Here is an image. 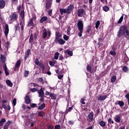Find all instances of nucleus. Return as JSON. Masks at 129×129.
<instances>
[{"label":"nucleus","mask_w":129,"mask_h":129,"mask_svg":"<svg viewBox=\"0 0 129 129\" xmlns=\"http://www.w3.org/2000/svg\"><path fill=\"white\" fill-rule=\"evenodd\" d=\"M122 36L126 39L129 38L128 25H122L120 27L119 31H118L117 33V37L121 38Z\"/></svg>","instance_id":"f257e3e1"},{"label":"nucleus","mask_w":129,"mask_h":129,"mask_svg":"<svg viewBox=\"0 0 129 129\" xmlns=\"http://www.w3.org/2000/svg\"><path fill=\"white\" fill-rule=\"evenodd\" d=\"M75 9V5L71 4L69 6L67 9H59V12L60 15H63V14H70Z\"/></svg>","instance_id":"f03ea898"},{"label":"nucleus","mask_w":129,"mask_h":129,"mask_svg":"<svg viewBox=\"0 0 129 129\" xmlns=\"http://www.w3.org/2000/svg\"><path fill=\"white\" fill-rule=\"evenodd\" d=\"M77 26L79 31V33H78V36L79 37H82L84 32V23L83 21L80 20L77 24Z\"/></svg>","instance_id":"7ed1b4c3"},{"label":"nucleus","mask_w":129,"mask_h":129,"mask_svg":"<svg viewBox=\"0 0 129 129\" xmlns=\"http://www.w3.org/2000/svg\"><path fill=\"white\" fill-rule=\"evenodd\" d=\"M18 17L19 16L17 13H11L9 17L10 21H11V22H16V21H17Z\"/></svg>","instance_id":"20e7f679"},{"label":"nucleus","mask_w":129,"mask_h":129,"mask_svg":"<svg viewBox=\"0 0 129 129\" xmlns=\"http://www.w3.org/2000/svg\"><path fill=\"white\" fill-rule=\"evenodd\" d=\"M77 12L78 16L80 18H82V17L86 14V12L84 9H78Z\"/></svg>","instance_id":"39448f33"},{"label":"nucleus","mask_w":129,"mask_h":129,"mask_svg":"<svg viewBox=\"0 0 129 129\" xmlns=\"http://www.w3.org/2000/svg\"><path fill=\"white\" fill-rule=\"evenodd\" d=\"M61 34H60V33H59V32H55V38L54 39V42L55 43H58V44H59V40H60V38H61Z\"/></svg>","instance_id":"423d86ee"},{"label":"nucleus","mask_w":129,"mask_h":129,"mask_svg":"<svg viewBox=\"0 0 129 129\" xmlns=\"http://www.w3.org/2000/svg\"><path fill=\"white\" fill-rule=\"evenodd\" d=\"M93 117H94V112L93 111H91V112L89 113L87 117V120L89 122H91V121H93Z\"/></svg>","instance_id":"0eeeda50"},{"label":"nucleus","mask_w":129,"mask_h":129,"mask_svg":"<svg viewBox=\"0 0 129 129\" xmlns=\"http://www.w3.org/2000/svg\"><path fill=\"white\" fill-rule=\"evenodd\" d=\"M35 18L33 17L32 18L29 22H28L27 26L28 27H30L31 28H33L35 27V24H34L33 21L35 20Z\"/></svg>","instance_id":"6e6552de"},{"label":"nucleus","mask_w":129,"mask_h":129,"mask_svg":"<svg viewBox=\"0 0 129 129\" xmlns=\"http://www.w3.org/2000/svg\"><path fill=\"white\" fill-rule=\"evenodd\" d=\"M121 117H122V115H121L120 114H118V115L116 114L114 116V119L115 121H116V122H120Z\"/></svg>","instance_id":"1a4fd4ad"},{"label":"nucleus","mask_w":129,"mask_h":129,"mask_svg":"<svg viewBox=\"0 0 129 129\" xmlns=\"http://www.w3.org/2000/svg\"><path fill=\"white\" fill-rule=\"evenodd\" d=\"M9 33V26L8 24H6L5 26V34L6 37H8Z\"/></svg>","instance_id":"9d476101"},{"label":"nucleus","mask_w":129,"mask_h":129,"mask_svg":"<svg viewBox=\"0 0 129 129\" xmlns=\"http://www.w3.org/2000/svg\"><path fill=\"white\" fill-rule=\"evenodd\" d=\"M21 60H18L15 64V67H14V71H16L17 69H19L21 66Z\"/></svg>","instance_id":"9b49d317"},{"label":"nucleus","mask_w":129,"mask_h":129,"mask_svg":"<svg viewBox=\"0 0 129 129\" xmlns=\"http://www.w3.org/2000/svg\"><path fill=\"white\" fill-rule=\"evenodd\" d=\"M19 23L21 26V31H23L25 26V22L21 19V20H20Z\"/></svg>","instance_id":"f8f14e48"},{"label":"nucleus","mask_w":129,"mask_h":129,"mask_svg":"<svg viewBox=\"0 0 129 129\" xmlns=\"http://www.w3.org/2000/svg\"><path fill=\"white\" fill-rule=\"evenodd\" d=\"M29 43L31 44V46L34 44V35L32 33H31L30 35V37L29 38Z\"/></svg>","instance_id":"ddd939ff"},{"label":"nucleus","mask_w":129,"mask_h":129,"mask_svg":"<svg viewBox=\"0 0 129 129\" xmlns=\"http://www.w3.org/2000/svg\"><path fill=\"white\" fill-rule=\"evenodd\" d=\"M115 104H119L120 107H122L124 105V102L122 100H117L115 102Z\"/></svg>","instance_id":"4468645a"},{"label":"nucleus","mask_w":129,"mask_h":129,"mask_svg":"<svg viewBox=\"0 0 129 129\" xmlns=\"http://www.w3.org/2000/svg\"><path fill=\"white\" fill-rule=\"evenodd\" d=\"M25 101L26 103L29 104L31 102V99L29 95H26L25 97Z\"/></svg>","instance_id":"2eb2a0df"},{"label":"nucleus","mask_w":129,"mask_h":129,"mask_svg":"<svg viewBox=\"0 0 129 129\" xmlns=\"http://www.w3.org/2000/svg\"><path fill=\"white\" fill-rule=\"evenodd\" d=\"M30 53H31L30 49H28L26 52H25V55L24 56V59L25 60H27V58L29 57Z\"/></svg>","instance_id":"dca6fc26"},{"label":"nucleus","mask_w":129,"mask_h":129,"mask_svg":"<svg viewBox=\"0 0 129 129\" xmlns=\"http://www.w3.org/2000/svg\"><path fill=\"white\" fill-rule=\"evenodd\" d=\"M107 95H100L97 98V100L104 101L107 98Z\"/></svg>","instance_id":"f3484780"},{"label":"nucleus","mask_w":129,"mask_h":129,"mask_svg":"<svg viewBox=\"0 0 129 129\" xmlns=\"http://www.w3.org/2000/svg\"><path fill=\"white\" fill-rule=\"evenodd\" d=\"M25 11L23 10V11H21V13H20V16L21 17V19L24 22H25Z\"/></svg>","instance_id":"a211bd4d"},{"label":"nucleus","mask_w":129,"mask_h":129,"mask_svg":"<svg viewBox=\"0 0 129 129\" xmlns=\"http://www.w3.org/2000/svg\"><path fill=\"white\" fill-rule=\"evenodd\" d=\"M45 8H46V10H49L51 8V5L49 3V0H46Z\"/></svg>","instance_id":"6ab92c4d"},{"label":"nucleus","mask_w":129,"mask_h":129,"mask_svg":"<svg viewBox=\"0 0 129 129\" xmlns=\"http://www.w3.org/2000/svg\"><path fill=\"white\" fill-rule=\"evenodd\" d=\"M38 93L39 94V96H40V97H41L42 96H44V92L42 88H40V89L38 91Z\"/></svg>","instance_id":"aec40b11"},{"label":"nucleus","mask_w":129,"mask_h":129,"mask_svg":"<svg viewBox=\"0 0 129 129\" xmlns=\"http://www.w3.org/2000/svg\"><path fill=\"white\" fill-rule=\"evenodd\" d=\"M6 6V2L5 1H0V9H4Z\"/></svg>","instance_id":"412c9836"},{"label":"nucleus","mask_w":129,"mask_h":129,"mask_svg":"<svg viewBox=\"0 0 129 129\" xmlns=\"http://www.w3.org/2000/svg\"><path fill=\"white\" fill-rule=\"evenodd\" d=\"M45 111H43V110H40L38 112V115L39 116H44L45 114Z\"/></svg>","instance_id":"4be33fe9"},{"label":"nucleus","mask_w":129,"mask_h":129,"mask_svg":"<svg viewBox=\"0 0 129 129\" xmlns=\"http://www.w3.org/2000/svg\"><path fill=\"white\" fill-rule=\"evenodd\" d=\"M40 68L42 69V71L43 73H44V71L45 69V65L43 63H40L39 64Z\"/></svg>","instance_id":"5701e85b"},{"label":"nucleus","mask_w":129,"mask_h":129,"mask_svg":"<svg viewBox=\"0 0 129 129\" xmlns=\"http://www.w3.org/2000/svg\"><path fill=\"white\" fill-rule=\"evenodd\" d=\"M91 31V25H89L86 28V34H90V32Z\"/></svg>","instance_id":"b1692460"},{"label":"nucleus","mask_w":129,"mask_h":129,"mask_svg":"<svg viewBox=\"0 0 129 129\" xmlns=\"http://www.w3.org/2000/svg\"><path fill=\"white\" fill-rule=\"evenodd\" d=\"M73 107H74L73 105H72V106H70L68 108H67L65 112V114H67L68 112H70V111H72V109H73Z\"/></svg>","instance_id":"393cba45"},{"label":"nucleus","mask_w":129,"mask_h":129,"mask_svg":"<svg viewBox=\"0 0 129 129\" xmlns=\"http://www.w3.org/2000/svg\"><path fill=\"white\" fill-rule=\"evenodd\" d=\"M87 71L90 73H93V71L92 70L91 66L88 64L87 66Z\"/></svg>","instance_id":"a878e982"},{"label":"nucleus","mask_w":129,"mask_h":129,"mask_svg":"<svg viewBox=\"0 0 129 129\" xmlns=\"http://www.w3.org/2000/svg\"><path fill=\"white\" fill-rule=\"evenodd\" d=\"M48 20L47 17H42L41 18L40 20V23H44V22H45V21H47Z\"/></svg>","instance_id":"bb28decb"},{"label":"nucleus","mask_w":129,"mask_h":129,"mask_svg":"<svg viewBox=\"0 0 129 129\" xmlns=\"http://www.w3.org/2000/svg\"><path fill=\"white\" fill-rule=\"evenodd\" d=\"M46 29H44V33L42 34L43 39H45L47 36V32Z\"/></svg>","instance_id":"cd10ccee"},{"label":"nucleus","mask_w":129,"mask_h":129,"mask_svg":"<svg viewBox=\"0 0 129 129\" xmlns=\"http://www.w3.org/2000/svg\"><path fill=\"white\" fill-rule=\"evenodd\" d=\"M6 118H5V117H3V118H2L1 120H0V126H2V125H3L5 122H6Z\"/></svg>","instance_id":"c85d7f7f"},{"label":"nucleus","mask_w":129,"mask_h":129,"mask_svg":"<svg viewBox=\"0 0 129 129\" xmlns=\"http://www.w3.org/2000/svg\"><path fill=\"white\" fill-rule=\"evenodd\" d=\"M122 70L123 72L127 73L128 72L129 69L127 67V66H123V68H122Z\"/></svg>","instance_id":"c756f323"},{"label":"nucleus","mask_w":129,"mask_h":129,"mask_svg":"<svg viewBox=\"0 0 129 129\" xmlns=\"http://www.w3.org/2000/svg\"><path fill=\"white\" fill-rule=\"evenodd\" d=\"M59 55L60 53H58V52H56V53H55L54 58L56 60V61L58 59Z\"/></svg>","instance_id":"7c9ffc66"},{"label":"nucleus","mask_w":129,"mask_h":129,"mask_svg":"<svg viewBox=\"0 0 129 129\" xmlns=\"http://www.w3.org/2000/svg\"><path fill=\"white\" fill-rule=\"evenodd\" d=\"M65 119H66V114H64L62 117H61L60 119H59V122H61L62 124V123H64V121Z\"/></svg>","instance_id":"2f4dec72"},{"label":"nucleus","mask_w":129,"mask_h":129,"mask_svg":"<svg viewBox=\"0 0 129 129\" xmlns=\"http://www.w3.org/2000/svg\"><path fill=\"white\" fill-rule=\"evenodd\" d=\"M99 123L101 126H105L106 125V122L104 120H100V121L99 122Z\"/></svg>","instance_id":"473e14b6"},{"label":"nucleus","mask_w":129,"mask_h":129,"mask_svg":"<svg viewBox=\"0 0 129 129\" xmlns=\"http://www.w3.org/2000/svg\"><path fill=\"white\" fill-rule=\"evenodd\" d=\"M45 107V103H42L38 107V109L42 110L44 109V108Z\"/></svg>","instance_id":"72a5a7b5"},{"label":"nucleus","mask_w":129,"mask_h":129,"mask_svg":"<svg viewBox=\"0 0 129 129\" xmlns=\"http://www.w3.org/2000/svg\"><path fill=\"white\" fill-rule=\"evenodd\" d=\"M50 97L51 99H56V95L54 93H50Z\"/></svg>","instance_id":"f704fd0d"},{"label":"nucleus","mask_w":129,"mask_h":129,"mask_svg":"<svg viewBox=\"0 0 129 129\" xmlns=\"http://www.w3.org/2000/svg\"><path fill=\"white\" fill-rule=\"evenodd\" d=\"M66 53H67L70 56H73V51H70V50H69V49H68V50H67L66 51Z\"/></svg>","instance_id":"c9c22d12"},{"label":"nucleus","mask_w":129,"mask_h":129,"mask_svg":"<svg viewBox=\"0 0 129 129\" xmlns=\"http://www.w3.org/2000/svg\"><path fill=\"white\" fill-rule=\"evenodd\" d=\"M124 16V14L122 15V16H121V17L120 18V19H119V20L117 22V24H121V23H122V22L123 20Z\"/></svg>","instance_id":"e433bc0d"},{"label":"nucleus","mask_w":129,"mask_h":129,"mask_svg":"<svg viewBox=\"0 0 129 129\" xmlns=\"http://www.w3.org/2000/svg\"><path fill=\"white\" fill-rule=\"evenodd\" d=\"M6 83L10 87H12V86L13 85V83L11 81V80H7L6 81Z\"/></svg>","instance_id":"4c0bfd02"},{"label":"nucleus","mask_w":129,"mask_h":129,"mask_svg":"<svg viewBox=\"0 0 129 129\" xmlns=\"http://www.w3.org/2000/svg\"><path fill=\"white\" fill-rule=\"evenodd\" d=\"M66 42L63 40V39H61V38H59V44L60 45H64Z\"/></svg>","instance_id":"58836bf2"},{"label":"nucleus","mask_w":129,"mask_h":129,"mask_svg":"<svg viewBox=\"0 0 129 129\" xmlns=\"http://www.w3.org/2000/svg\"><path fill=\"white\" fill-rule=\"evenodd\" d=\"M116 80V75H113L111 78V82L113 83Z\"/></svg>","instance_id":"ea45409f"},{"label":"nucleus","mask_w":129,"mask_h":129,"mask_svg":"<svg viewBox=\"0 0 129 129\" xmlns=\"http://www.w3.org/2000/svg\"><path fill=\"white\" fill-rule=\"evenodd\" d=\"M29 74V71H27V70H25L24 72V77H28Z\"/></svg>","instance_id":"a19ab883"},{"label":"nucleus","mask_w":129,"mask_h":129,"mask_svg":"<svg viewBox=\"0 0 129 129\" xmlns=\"http://www.w3.org/2000/svg\"><path fill=\"white\" fill-rule=\"evenodd\" d=\"M14 29L15 30V32H17L18 30H20V28L19 27V24H17L15 26Z\"/></svg>","instance_id":"79ce46f5"},{"label":"nucleus","mask_w":129,"mask_h":129,"mask_svg":"<svg viewBox=\"0 0 129 129\" xmlns=\"http://www.w3.org/2000/svg\"><path fill=\"white\" fill-rule=\"evenodd\" d=\"M103 10L104 11V12H108L109 11V8L107 6H104V7H103Z\"/></svg>","instance_id":"37998d69"},{"label":"nucleus","mask_w":129,"mask_h":129,"mask_svg":"<svg viewBox=\"0 0 129 129\" xmlns=\"http://www.w3.org/2000/svg\"><path fill=\"white\" fill-rule=\"evenodd\" d=\"M63 38L64 41L66 42V41H68V40H69V36H67V35H63Z\"/></svg>","instance_id":"c03bdc74"},{"label":"nucleus","mask_w":129,"mask_h":129,"mask_svg":"<svg viewBox=\"0 0 129 129\" xmlns=\"http://www.w3.org/2000/svg\"><path fill=\"white\" fill-rule=\"evenodd\" d=\"M99 25H100V21H97L95 24L96 29H98Z\"/></svg>","instance_id":"a18cd8bd"},{"label":"nucleus","mask_w":129,"mask_h":129,"mask_svg":"<svg viewBox=\"0 0 129 129\" xmlns=\"http://www.w3.org/2000/svg\"><path fill=\"white\" fill-rule=\"evenodd\" d=\"M1 59L3 63L5 62V57L3 55H2V54H1Z\"/></svg>","instance_id":"49530a36"},{"label":"nucleus","mask_w":129,"mask_h":129,"mask_svg":"<svg viewBox=\"0 0 129 129\" xmlns=\"http://www.w3.org/2000/svg\"><path fill=\"white\" fill-rule=\"evenodd\" d=\"M38 81H40V82H41L42 84H45L44 79L42 77H39V78H38Z\"/></svg>","instance_id":"de8ad7c7"},{"label":"nucleus","mask_w":129,"mask_h":129,"mask_svg":"<svg viewBox=\"0 0 129 129\" xmlns=\"http://www.w3.org/2000/svg\"><path fill=\"white\" fill-rule=\"evenodd\" d=\"M100 112V108H98L96 110V113H95V116H97V115H98Z\"/></svg>","instance_id":"09e8293b"},{"label":"nucleus","mask_w":129,"mask_h":129,"mask_svg":"<svg viewBox=\"0 0 129 129\" xmlns=\"http://www.w3.org/2000/svg\"><path fill=\"white\" fill-rule=\"evenodd\" d=\"M10 45V42L9 41L7 42L6 44V48H7V50H9Z\"/></svg>","instance_id":"8fccbe9b"},{"label":"nucleus","mask_w":129,"mask_h":129,"mask_svg":"<svg viewBox=\"0 0 129 129\" xmlns=\"http://www.w3.org/2000/svg\"><path fill=\"white\" fill-rule=\"evenodd\" d=\"M35 64H36V65H38V66H40V61H39L38 58H36L35 59Z\"/></svg>","instance_id":"3c124183"},{"label":"nucleus","mask_w":129,"mask_h":129,"mask_svg":"<svg viewBox=\"0 0 129 129\" xmlns=\"http://www.w3.org/2000/svg\"><path fill=\"white\" fill-rule=\"evenodd\" d=\"M12 103L13 104V106H15L17 103V99L16 98H14L13 100L12 101Z\"/></svg>","instance_id":"603ef678"},{"label":"nucleus","mask_w":129,"mask_h":129,"mask_svg":"<svg viewBox=\"0 0 129 129\" xmlns=\"http://www.w3.org/2000/svg\"><path fill=\"white\" fill-rule=\"evenodd\" d=\"M110 55H112V56H116V53L115 51H110Z\"/></svg>","instance_id":"864d4df0"},{"label":"nucleus","mask_w":129,"mask_h":129,"mask_svg":"<svg viewBox=\"0 0 129 129\" xmlns=\"http://www.w3.org/2000/svg\"><path fill=\"white\" fill-rule=\"evenodd\" d=\"M108 122L109 123H110V124H111V123H114V120H113L112 119V118H111V117H110L109 118H108Z\"/></svg>","instance_id":"5fc2aeb1"},{"label":"nucleus","mask_w":129,"mask_h":129,"mask_svg":"<svg viewBox=\"0 0 129 129\" xmlns=\"http://www.w3.org/2000/svg\"><path fill=\"white\" fill-rule=\"evenodd\" d=\"M85 98H81V99L80 100V102L82 103V104H85Z\"/></svg>","instance_id":"6e6d98bb"},{"label":"nucleus","mask_w":129,"mask_h":129,"mask_svg":"<svg viewBox=\"0 0 129 129\" xmlns=\"http://www.w3.org/2000/svg\"><path fill=\"white\" fill-rule=\"evenodd\" d=\"M49 64L50 66L53 67L54 66V63H53V58L52 59V61H49Z\"/></svg>","instance_id":"4d7b16f0"},{"label":"nucleus","mask_w":129,"mask_h":129,"mask_svg":"<svg viewBox=\"0 0 129 129\" xmlns=\"http://www.w3.org/2000/svg\"><path fill=\"white\" fill-rule=\"evenodd\" d=\"M54 126L52 124H49L47 125V128L48 129H53Z\"/></svg>","instance_id":"13d9d810"},{"label":"nucleus","mask_w":129,"mask_h":129,"mask_svg":"<svg viewBox=\"0 0 129 129\" xmlns=\"http://www.w3.org/2000/svg\"><path fill=\"white\" fill-rule=\"evenodd\" d=\"M63 59H64V57H63V55L60 54L59 56V60L62 61Z\"/></svg>","instance_id":"bf43d9fd"},{"label":"nucleus","mask_w":129,"mask_h":129,"mask_svg":"<svg viewBox=\"0 0 129 129\" xmlns=\"http://www.w3.org/2000/svg\"><path fill=\"white\" fill-rule=\"evenodd\" d=\"M18 0H11V3L14 5V4H18Z\"/></svg>","instance_id":"052dcab7"},{"label":"nucleus","mask_w":129,"mask_h":129,"mask_svg":"<svg viewBox=\"0 0 129 129\" xmlns=\"http://www.w3.org/2000/svg\"><path fill=\"white\" fill-rule=\"evenodd\" d=\"M128 20V17L126 15H125V17L124 18V21L125 22V24H126V22Z\"/></svg>","instance_id":"680f3d73"},{"label":"nucleus","mask_w":129,"mask_h":129,"mask_svg":"<svg viewBox=\"0 0 129 129\" xmlns=\"http://www.w3.org/2000/svg\"><path fill=\"white\" fill-rule=\"evenodd\" d=\"M38 89L37 88H31V91L32 92H35L36 91H37Z\"/></svg>","instance_id":"e2e57ef3"},{"label":"nucleus","mask_w":129,"mask_h":129,"mask_svg":"<svg viewBox=\"0 0 129 129\" xmlns=\"http://www.w3.org/2000/svg\"><path fill=\"white\" fill-rule=\"evenodd\" d=\"M55 129H60V124H56L55 126Z\"/></svg>","instance_id":"0e129e2a"},{"label":"nucleus","mask_w":129,"mask_h":129,"mask_svg":"<svg viewBox=\"0 0 129 129\" xmlns=\"http://www.w3.org/2000/svg\"><path fill=\"white\" fill-rule=\"evenodd\" d=\"M125 97L128 99V104L129 105V93H127V94L125 95Z\"/></svg>","instance_id":"69168bd1"},{"label":"nucleus","mask_w":129,"mask_h":129,"mask_svg":"<svg viewBox=\"0 0 129 129\" xmlns=\"http://www.w3.org/2000/svg\"><path fill=\"white\" fill-rule=\"evenodd\" d=\"M4 129H8V122H6V123L4 126Z\"/></svg>","instance_id":"338daca9"},{"label":"nucleus","mask_w":129,"mask_h":129,"mask_svg":"<svg viewBox=\"0 0 129 129\" xmlns=\"http://www.w3.org/2000/svg\"><path fill=\"white\" fill-rule=\"evenodd\" d=\"M3 68H4V70H5V74H6V71H7V66L6 64H5L4 65V66H3Z\"/></svg>","instance_id":"774afa93"}]
</instances>
